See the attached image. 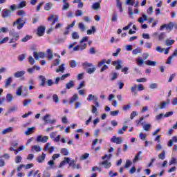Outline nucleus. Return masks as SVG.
<instances>
[{
  "label": "nucleus",
  "mask_w": 177,
  "mask_h": 177,
  "mask_svg": "<svg viewBox=\"0 0 177 177\" xmlns=\"http://www.w3.org/2000/svg\"><path fill=\"white\" fill-rule=\"evenodd\" d=\"M26 74V71H17L14 73V77L15 78H20L21 77H23Z\"/></svg>",
  "instance_id": "obj_10"
},
{
  "label": "nucleus",
  "mask_w": 177,
  "mask_h": 177,
  "mask_svg": "<svg viewBox=\"0 0 177 177\" xmlns=\"http://www.w3.org/2000/svg\"><path fill=\"white\" fill-rule=\"evenodd\" d=\"M64 70H66V67H64V64L59 66L58 68L56 69V73H64Z\"/></svg>",
  "instance_id": "obj_19"
},
{
  "label": "nucleus",
  "mask_w": 177,
  "mask_h": 177,
  "mask_svg": "<svg viewBox=\"0 0 177 177\" xmlns=\"http://www.w3.org/2000/svg\"><path fill=\"white\" fill-rule=\"evenodd\" d=\"M12 81H13V78L12 77H10L5 80V88H8L9 85L12 84Z\"/></svg>",
  "instance_id": "obj_16"
},
{
  "label": "nucleus",
  "mask_w": 177,
  "mask_h": 177,
  "mask_svg": "<svg viewBox=\"0 0 177 177\" xmlns=\"http://www.w3.org/2000/svg\"><path fill=\"white\" fill-rule=\"evenodd\" d=\"M174 44H175V40L174 39H167L165 41V45L166 46H171V45H174Z\"/></svg>",
  "instance_id": "obj_36"
},
{
  "label": "nucleus",
  "mask_w": 177,
  "mask_h": 177,
  "mask_svg": "<svg viewBox=\"0 0 177 177\" xmlns=\"http://www.w3.org/2000/svg\"><path fill=\"white\" fill-rule=\"evenodd\" d=\"M13 132V127H8L1 131L2 135H6V133H10Z\"/></svg>",
  "instance_id": "obj_18"
},
{
  "label": "nucleus",
  "mask_w": 177,
  "mask_h": 177,
  "mask_svg": "<svg viewBox=\"0 0 177 177\" xmlns=\"http://www.w3.org/2000/svg\"><path fill=\"white\" fill-rule=\"evenodd\" d=\"M74 81L70 80L68 83L66 84V89H71V88H74Z\"/></svg>",
  "instance_id": "obj_23"
},
{
  "label": "nucleus",
  "mask_w": 177,
  "mask_h": 177,
  "mask_svg": "<svg viewBox=\"0 0 177 177\" xmlns=\"http://www.w3.org/2000/svg\"><path fill=\"white\" fill-rule=\"evenodd\" d=\"M84 12L81 10H77L75 12L76 17H80V16H82Z\"/></svg>",
  "instance_id": "obj_55"
},
{
  "label": "nucleus",
  "mask_w": 177,
  "mask_h": 177,
  "mask_svg": "<svg viewBox=\"0 0 177 177\" xmlns=\"http://www.w3.org/2000/svg\"><path fill=\"white\" fill-rule=\"evenodd\" d=\"M8 31H9V28H8L7 27H1L0 28V34L1 32H8Z\"/></svg>",
  "instance_id": "obj_64"
},
{
  "label": "nucleus",
  "mask_w": 177,
  "mask_h": 177,
  "mask_svg": "<svg viewBox=\"0 0 177 177\" xmlns=\"http://www.w3.org/2000/svg\"><path fill=\"white\" fill-rule=\"evenodd\" d=\"M166 34L165 32H162L160 34L158 35V40L159 41H164V39H165L166 37Z\"/></svg>",
  "instance_id": "obj_39"
},
{
  "label": "nucleus",
  "mask_w": 177,
  "mask_h": 177,
  "mask_svg": "<svg viewBox=\"0 0 177 177\" xmlns=\"http://www.w3.org/2000/svg\"><path fill=\"white\" fill-rule=\"evenodd\" d=\"M70 64V67H71V68H74L75 67H77V62L75 60H71L69 62Z\"/></svg>",
  "instance_id": "obj_43"
},
{
  "label": "nucleus",
  "mask_w": 177,
  "mask_h": 177,
  "mask_svg": "<svg viewBox=\"0 0 177 177\" xmlns=\"http://www.w3.org/2000/svg\"><path fill=\"white\" fill-rule=\"evenodd\" d=\"M158 158H160V160H165V151H162V152L158 155Z\"/></svg>",
  "instance_id": "obj_57"
},
{
  "label": "nucleus",
  "mask_w": 177,
  "mask_h": 177,
  "mask_svg": "<svg viewBox=\"0 0 177 177\" xmlns=\"http://www.w3.org/2000/svg\"><path fill=\"white\" fill-rule=\"evenodd\" d=\"M64 161H65V164L66 162V164H69V165L74 164V160L70 161V158H64Z\"/></svg>",
  "instance_id": "obj_40"
},
{
  "label": "nucleus",
  "mask_w": 177,
  "mask_h": 177,
  "mask_svg": "<svg viewBox=\"0 0 177 177\" xmlns=\"http://www.w3.org/2000/svg\"><path fill=\"white\" fill-rule=\"evenodd\" d=\"M147 15L143 13L142 17H140V18H138V21L141 24H143V23H145V21H147Z\"/></svg>",
  "instance_id": "obj_11"
},
{
  "label": "nucleus",
  "mask_w": 177,
  "mask_h": 177,
  "mask_svg": "<svg viewBox=\"0 0 177 177\" xmlns=\"http://www.w3.org/2000/svg\"><path fill=\"white\" fill-rule=\"evenodd\" d=\"M112 66H115V70H120L122 68V61L118 59L112 62Z\"/></svg>",
  "instance_id": "obj_6"
},
{
  "label": "nucleus",
  "mask_w": 177,
  "mask_h": 177,
  "mask_svg": "<svg viewBox=\"0 0 177 177\" xmlns=\"http://www.w3.org/2000/svg\"><path fill=\"white\" fill-rule=\"evenodd\" d=\"M136 63L138 66H143L145 60H143V58H142L141 57H138L136 59Z\"/></svg>",
  "instance_id": "obj_24"
},
{
  "label": "nucleus",
  "mask_w": 177,
  "mask_h": 177,
  "mask_svg": "<svg viewBox=\"0 0 177 177\" xmlns=\"http://www.w3.org/2000/svg\"><path fill=\"white\" fill-rule=\"evenodd\" d=\"M82 66L84 68H88V67H93V64H92V63H89L88 62H84L82 64Z\"/></svg>",
  "instance_id": "obj_26"
},
{
  "label": "nucleus",
  "mask_w": 177,
  "mask_h": 177,
  "mask_svg": "<svg viewBox=\"0 0 177 177\" xmlns=\"http://www.w3.org/2000/svg\"><path fill=\"white\" fill-rule=\"evenodd\" d=\"M9 16H10V10L4 9L3 10V17L6 19V17H9Z\"/></svg>",
  "instance_id": "obj_22"
},
{
  "label": "nucleus",
  "mask_w": 177,
  "mask_h": 177,
  "mask_svg": "<svg viewBox=\"0 0 177 177\" xmlns=\"http://www.w3.org/2000/svg\"><path fill=\"white\" fill-rule=\"evenodd\" d=\"M13 100V95L10 93H8L6 95V101L8 103H11V102Z\"/></svg>",
  "instance_id": "obj_27"
},
{
  "label": "nucleus",
  "mask_w": 177,
  "mask_h": 177,
  "mask_svg": "<svg viewBox=\"0 0 177 177\" xmlns=\"http://www.w3.org/2000/svg\"><path fill=\"white\" fill-rule=\"evenodd\" d=\"M46 157V154L45 153H43L41 156H39L37 158V162L41 164V162H44L45 161V158Z\"/></svg>",
  "instance_id": "obj_14"
},
{
  "label": "nucleus",
  "mask_w": 177,
  "mask_h": 177,
  "mask_svg": "<svg viewBox=\"0 0 177 177\" xmlns=\"http://www.w3.org/2000/svg\"><path fill=\"white\" fill-rule=\"evenodd\" d=\"M100 8V3H94L92 5V9H93V10H97V9H99Z\"/></svg>",
  "instance_id": "obj_42"
},
{
  "label": "nucleus",
  "mask_w": 177,
  "mask_h": 177,
  "mask_svg": "<svg viewBox=\"0 0 177 177\" xmlns=\"http://www.w3.org/2000/svg\"><path fill=\"white\" fill-rule=\"evenodd\" d=\"M26 5H27V3H26V1H21V2L18 4V6H17V9H21V8L26 7Z\"/></svg>",
  "instance_id": "obj_33"
},
{
  "label": "nucleus",
  "mask_w": 177,
  "mask_h": 177,
  "mask_svg": "<svg viewBox=\"0 0 177 177\" xmlns=\"http://www.w3.org/2000/svg\"><path fill=\"white\" fill-rule=\"evenodd\" d=\"M79 28L80 30H81V31H85V25L84 24V23L80 22L79 24Z\"/></svg>",
  "instance_id": "obj_63"
},
{
  "label": "nucleus",
  "mask_w": 177,
  "mask_h": 177,
  "mask_svg": "<svg viewBox=\"0 0 177 177\" xmlns=\"http://www.w3.org/2000/svg\"><path fill=\"white\" fill-rule=\"evenodd\" d=\"M80 99V97H78V94L75 93L72 97H70L68 103L69 104H73V103H75L77 100Z\"/></svg>",
  "instance_id": "obj_8"
},
{
  "label": "nucleus",
  "mask_w": 177,
  "mask_h": 177,
  "mask_svg": "<svg viewBox=\"0 0 177 177\" xmlns=\"http://www.w3.org/2000/svg\"><path fill=\"white\" fill-rule=\"evenodd\" d=\"M133 55H138V53H142V48H137L132 51Z\"/></svg>",
  "instance_id": "obj_49"
},
{
  "label": "nucleus",
  "mask_w": 177,
  "mask_h": 177,
  "mask_svg": "<svg viewBox=\"0 0 177 177\" xmlns=\"http://www.w3.org/2000/svg\"><path fill=\"white\" fill-rule=\"evenodd\" d=\"M50 117H51L50 114H46L43 117V121H44L45 125H46V124H49L50 121Z\"/></svg>",
  "instance_id": "obj_13"
},
{
  "label": "nucleus",
  "mask_w": 177,
  "mask_h": 177,
  "mask_svg": "<svg viewBox=\"0 0 177 177\" xmlns=\"http://www.w3.org/2000/svg\"><path fill=\"white\" fill-rule=\"evenodd\" d=\"M34 131H35V127L28 128L27 130L25 131V135H31V133H33Z\"/></svg>",
  "instance_id": "obj_21"
},
{
  "label": "nucleus",
  "mask_w": 177,
  "mask_h": 177,
  "mask_svg": "<svg viewBox=\"0 0 177 177\" xmlns=\"http://www.w3.org/2000/svg\"><path fill=\"white\" fill-rule=\"evenodd\" d=\"M45 34V27L40 26L37 29V35L39 37H42Z\"/></svg>",
  "instance_id": "obj_12"
},
{
  "label": "nucleus",
  "mask_w": 177,
  "mask_h": 177,
  "mask_svg": "<svg viewBox=\"0 0 177 177\" xmlns=\"http://www.w3.org/2000/svg\"><path fill=\"white\" fill-rule=\"evenodd\" d=\"M102 165H104L106 169H109L110 167H111V162H109V160H104L102 162Z\"/></svg>",
  "instance_id": "obj_15"
},
{
  "label": "nucleus",
  "mask_w": 177,
  "mask_h": 177,
  "mask_svg": "<svg viewBox=\"0 0 177 177\" xmlns=\"http://www.w3.org/2000/svg\"><path fill=\"white\" fill-rule=\"evenodd\" d=\"M143 120H145V117H141L140 118V120H137L136 121V124H137V127H140V125L143 126V123H142V121H143Z\"/></svg>",
  "instance_id": "obj_44"
},
{
  "label": "nucleus",
  "mask_w": 177,
  "mask_h": 177,
  "mask_svg": "<svg viewBox=\"0 0 177 177\" xmlns=\"http://www.w3.org/2000/svg\"><path fill=\"white\" fill-rule=\"evenodd\" d=\"M77 46L79 47L80 50H84V49H86V44L85 43H82L81 44L77 45Z\"/></svg>",
  "instance_id": "obj_48"
},
{
  "label": "nucleus",
  "mask_w": 177,
  "mask_h": 177,
  "mask_svg": "<svg viewBox=\"0 0 177 177\" xmlns=\"http://www.w3.org/2000/svg\"><path fill=\"white\" fill-rule=\"evenodd\" d=\"M175 164H177V159L175 157H172L169 162V165H175Z\"/></svg>",
  "instance_id": "obj_38"
},
{
  "label": "nucleus",
  "mask_w": 177,
  "mask_h": 177,
  "mask_svg": "<svg viewBox=\"0 0 177 177\" xmlns=\"http://www.w3.org/2000/svg\"><path fill=\"white\" fill-rule=\"evenodd\" d=\"M142 128L144 131H146L147 132L150 131V129L151 128V124H142Z\"/></svg>",
  "instance_id": "obj_31"
},
{
  "label": "nucleus",
  "mask_w": 177,
  "mask_h": 177,
  "mask_svg": "<svg viewBox=\"0 0 177 177\" xmlns=\"http://www.w3.org/2000/svg\"><path fill=\"white\" fill-rule=\"evenodd\" d=\"M10 35H12V37H12V39H10L9 44H13V43L17 41L20 37L19 35V33H17V32H10Z\"/></svg>",
  "instance_id": "obj_3"
},
{
  "label": "nucleus",
  "mask_w": 177,
  "mask_h": 177,
  "mask_svg": "<svg viewBox=\"0 0 177 177\" xmlns=\"http://www.w3.org/2000/svg\"><path fill=\"white\" fill-rule=\"evenodd\" d=\"M21 89H23V86H19L16 91L17 96H21Z\"/></svg>",
  "instance_id": "obj_41"
},
{
  "label": "nucleus",
  "mask_w": 177,
  "mask_h": 177,
  "mask_svg": "<svg viewBox=\"0 0 177 177\" xmlns=\"http://www.w3.org/2000/svg\"><path fill=\"white\" fill-rule=\"evenodd\" d=\"M117 20H118V15L117 14V12H113L111 18V21L115 23L117 22Z\"/></svg>",
  "instance_id": "obj_37"
},
{
  "label": "nucleus",
  "mask_w": 177,
  "mask_h": 177,
  "mask_svg": "<svg viewBox=\"0 0 177 177\" xmlns=\"http://www.w3.org/2000/svg\"><path fill=\"white\" fill-rule=\"evenodd\" d=\"M118 78V74L115 72H113L111 75V81H114Z\"/></svg>",
  "instance_id": "obj_32"
},
{
  "label": "nucleus",
  "mask_w": 177,
  "mask_h": 177,
  "mask_svg": "<svg viewBox=\"0 0 177 177\" xmlns=\"http://www.w3.org/2000/svg\"><path fill=\"white\" fill-rule=\"evenodd\" d=\"M93 102V104L96 107H100V104H99V102L97 101V97L95 95H93L92 94H89L87 97V102Z\"/></svg>",
  "instance_id": "obj_1"
},
{
  "label": "nucleus",
  "mask_w": 177,
  "mask_h": 177,
  "mask_svg": "<svg viewBox=\"0 0 177 177\" xmlns=\"http://www.w3.org/2000/svg\"><path fill=\"white\" fill-rule=\"evenodd\" d=\"M53 100L55 102L56 104L59 103V96L56 94H54L53 95Z\"/></svg>",
  "instance_id": "obj_56"
},
{
  "label": "nucleus",
  "mask_w": 177,
  "mask_h": 177,
  "mask_svg": "<svg viewBox=\"0 0 177 177\" xmlns=\"http://www.w3.org/2000/svg\"><path fill=\"white\" fill-rule=\"evenodd\" d=\"M59 64H60V59L57 58L53 61V65L55 66H57Z\"/></svg>",
  "instance_id": "obj_51"
},
{
  "label": "nucleus",
  "mask_w": 177,
  "mask_h": 177,
  "mask_svg": "<svg viewBox=\"0 0 177 177\" xmlns=\"http://www.w3.org/2000/svg\"><path fill=\"white\" fill-rule=\"evenodd\" d=\"M33 57H35V59L36 60H39V57L40 59H44L45 58V53L43 52H39V53H37V52H33Z\"/></svg>",
  "instance_id": "obj_7"
},
{
  "label": "nucleus",
  "mask_w": 177,
  "mask_h": 177,
  "mask_svg": "<svg viewBox=\"0 0 177 177\" xmlns=\"http://www.w3.org/2000/svg\"><path fill=\"white\" fill-rule=\"evenodd\" d=\"M111 142L112 143H115V145H121L122 143V138L121 137H117L115 136H113L111 138Z\"/></svg>",
  "instance_id": "obj_5"
},
{
  "label": "nucleus",
  "mask_w": 177,
  "mask_h": 177,
  "mask_svg": "<svg viewBox=\"0 0 177 177\" xmlns=\"http://www.w3.org/2000/svg\"><path fill=\"white\" fill-rule=\"evenodd\" d=\"M128 13L131 19H133V10L132 9V7L128 8Z\"/></svg>",
  "instance_id": "obj_46"
},
{
  "label": "nucleus",
  "mask_w": 177,
  "mask_h": 177,
  "mask_svg": "<svg viewBox=\"0 0 177 177\" xmlns=\"http://www.w3.org/2000/svg\"><path fill=\"white\" fill-rule=\"evenodd\" d=\"M118 114H120L119 110L112 111L110 112V115H111L112 117H115V116L118 115Z\"/></svg>",
  "instance_id": "obj_47"
},
{
  "label": "nucleus",
  "mask_w": 177,
  "mask_h": 177,
  "mask_svg": "<svg viewBox=\"0 0 177 177\" xmlns=\"http://www.w3.org/2000/svg\"><path fill=\"white\" fill-rule=\"evenodd\" d=\"M147 137V135H146V133H140L139 134V138L140 139H141V140H145V139H146Z\"/></svg>",
  "instance_id": "obj_60"
},
{
  "label": "nucleus",
  "mask_w": 177,
  "mask_h": 177,
  "mask_svg": "<svg viewBox=\"0 0 177 177\" xmlns=\"http://www.w3.org/2000/svg\"><path fill=\"white\" fill-rule=\"evenodd\" d=\"M16 24L17 26V30H21V28L24 27L26 22L23 21V18H19L16 20V21L13 22L12 26L15 27Z\"/></svg>",
  "instance_id": "obj_2"
},
{
  "label": "nucleus",
  "mask_w": 177,
  "mask_h": 177,
  "mask_svg": "<svg viewBox=\"0 0 177 177\" xmlns=\"http://www.w3.org/2000/svg\"><path fill=\"white\" fill-rule=\"evenodd\" d=\"M116 6H117V8H118L119 12H120V13H122V12H123L122 3H121V1H118L116 3Z\"/></svg>",
  "instance_id": "obj_29"
},
{
  "label": "nucleus",
  "mask_w": 177,
  "mask_h": 177,
  "mask_svg": "<svg viewBox=\"0 0 177 177\" xmlns=\"http://www.w3.org/2000/svg\"><path fill=\"white\" fill-rule=\"evenodd\" d=\"M96 31V28L95 26H92L91 29H88L87 30V35H91L92 32H95Z\"/></svg>",
  "instance_id": "obj_45"
},
{
  "label": "nucleus",
  "mask_w": 177,
  "mask_h": 177,
  "mask_svg": "<svg viewBox=\"0 0 177 177\" xmlns=\"http://www.w3.org/2000/svg\"><path fill=\"white\" fill-rule=\"evenodd\" d=\"M162 117H164V113H160L155 117V120L156 121H160L162 120Z\"/></svg>",
  "instance_id": "obj_50"
},
{
  "label": "nucleus",
  "mask_w": 177,
  "mask_h": 177,
  "mask_svg": "<svg viewBox=\"0 0 177 177\" xmlns=\"http://www.w3.org/2000/svg\"><path fill=\"white\" fill-rule=\"evenodd\" d=\"M61 153L63 156H68V154H70V151L67 149V148L61 149Z\"/></svg>",
  "instance_id": "obj_30"
},
{
  "label": "nucleus",
  "mask_w": 177,
  "mask_h": 177,
  "mask_svg": "<svg viewBox=\"0 0 177 177\" xmlns=\"http://www.w3.org/2000/svg\"><path fill=\"white\" fill-rule=\"evenodd\" d=\"M147 66H151V67H155L156 66L157 62L155 61H151V60H147L146 62Z\"/></svg>",
  "instance_id": "obj_25"
},
{
  "label": "nucleus",
  "mask_w": 177,
  "mask_h": 177,
  "mask_svg": "<svg viewBox=\"0 0 177 177\" xmlns=\"http://www.w3.org/2000/svg\"><path fill=\"white\" fill-rule=\"evenodd\" d=\"M46 55H47V59L48 60H52V59H53V51H52V49L50 48L47 49Z\"/></svg>",
  "instance_id": "obj_9"
},
{
  "label": "nucleus",
  "mask_w": 177,
  "mask_h": 177,
  "mask_svg": "<svg viewBox=\"0 0 177 177\" xmlns=\"http://www.w3.org/2000/svg\"><path fill=\"white\" fill-rule=\"evenodd\" d=\"M137 115L138 112L136 111H133L130 115L131 120H133V118H135V117H136Z\"/></svg>",
  "instance_id": "obj_61"
},
{
  "label": "nucleus",
  "mask_w": 177,
  "mask_h": 177,
  "mask_svg": "<svg viewBox=\"0 0 177 177\" xmlns=\"http://www.w3.org/2000/svg\"><path fill=\"white\" fill-rule=\"evenodd\" d=\"M72 38L73 39H78L80 38V35H78V32H73L72 33Z\"/></svg>",
  "instance_id": "obj_53"
},
{
  "label": "nucleus",
  "mask_w": 177,
  "mask_h": 177,
  "mask_svg": "<svg viewBox=\"0 0 177 177\" xmlns=\"http://www.w3.org/2000/svg\"><path fill=\"white\" fill-rule=\"evenodd\" d=\"M140 154H142V151H138L137 154L135 156L134 159L133 160V162L136 163L139 160H140Z\"/></svg>",
  "instance_id": "obj_20"
},
{
  "label": "nucleus",
  "mask_w": 177,
  "mask_h": 177,
  "mask_svg": "<svg viewBox=\"0 0 177 177\" xmlns=\"http://www.w3.org/2000/svg\"><path fill=\"white\" fill-rule=\"evenodd\" d=\"M52 6H53V4H52V3H47L44 5V10H50V9H52Z\"/></svg>",
  "instance_id": "obj_35"
},
{
  "label": "nucleus",
  "mask_w": 177,
  "mask_h": 177,
  "mask_svg": "<svg viewBox=\"0 0 177 177\" xmlns=\"http://www.w3.org/2000/svg\"><path fill=\"white\" fill-rule=\"evenodd\" d=\"M158 88V84L157 83H152L149 84L150 89H157Z\"/></svg>",
  "instance_id": "obj_52"
},
{
  "label": "nucleus",
  "mask_w": 177,
  "mask_h": 177,
  "mask_svg": "<svg viewBox=\"0 0 177 177\" xmlns=\"http://www.w3.org/2000/svg\"><path fill=\"white\" fill-rule=\"evenodd\" d=\"M21 160H23V158H21V156H17L15 157V163L16 164H20V162H21Z\"/></svg>",
  "instance_id": "obj_54"
},
{
  "label": "nucleus",
  "mask_w": 177,
  "mask_h": 177,
  "mask_svg": "<svg viewBox=\"0 0 177 177\" xmlns=\"http://www.w3.org/2000/svg\"><path fill=\"white\" fill-rule=\"evenodd\" d=\"M32 151H35L36 153H38L39 151H41L42 148L38 145H32L31 147Z\"/></svg>",
  "instance_id": "obj_17"
},
{
  "label": "nucleus",
  "mask_w": 177,
  "mask_h": 177,
  "mask_svg": "<svg viewBox=\"0 0 177 177\" xmlns=\"http://www.w3.org/2000/svg\"><path fill=\"white\" fill-rule=\"evenodd\" d=\"M49 139V137L46 136H44L42 137V136L39 135V136H37V138H36V141L39 143V142H41V143H46V142H48Z\"/></svg>",
  "instance_id": "obj_4"
},
{
  "label": "nucleus",
  "mask_w": 177,
  "mask_h": 177,
  "mask_svg": "<svg viewBox=\"0 0 177 177\" xmlns=\"http://www.w3.org/2000/svg\"><path fill=\"white\" fill-rule=\"evenodd\" d=\"M132 165V162L130 160H127L126 163L124 165V168H129Z\"/></svg>",
  "instance_id": "obj_58"
},
{
  "label": "nucleus",
  "mask_w": 177,
  "mask_h": 177,
  "mask_svg": "<svg viewBox=\"0 0 177 177\" xmlns=\"http://www.w3.org/2000/svg\"><path fill=\"white\" fill-rule=\"evenodd\" d=\"M29 63L31 64V66H33L34 63H35V59H34V57L32 56H29L28 57Z\"/></svg>",
  "instance_id": "obj_62"
},
{
  "label": "nucleus",
  "mask_w": 177,
  "mask_h": 177,
  "mask_svg": "<svg viewBox=\"0 0 177 177\" xmlns=\"http://www.w3.org/2000/svg\"><path fill=\"white\" fill-rule=\"evenodd\" d=\"M31 102H32V100L31 99L24 100V101L23 102L24 107H26V106L30 104V103H31Z\"/></svg>",
  "instance_id": "obj_59"
},
{
  "label": "nucleus",
  "mask_w": 177,
  "mask_h": 177,
  "mask_svg": "<svg viewBox=\"0 0 177 177\" xmlns=\"http://www.w3.org/2000/svg\"><path fill=\"white\" fill-rule=\"evenodd\" d=\"M95 71H96V68L95 66L86 69V73L88 74H93Z\"/></svg>",
  "instance_id": "obj_34"
},
{
  "label": "nucleus",
  "mask_w": 177,
  "mask_h": 177,
  "mask_svg": "<svg viewBox=\"0 0 177 177\" xmlns=\"http://www.w3.org/2000/svg\"><path fill=\"white\" fill-rule=\"evenodd\" d=\"M174 29V24L170 22L169 24H166V30L167 31H172Z\"/></svg>",
  "instance_id": "obj_28"
}]
</instances>
